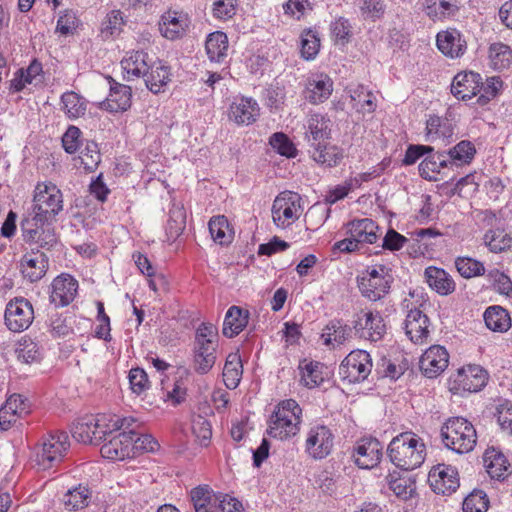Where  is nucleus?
<instances>
[{"label":"nucleus","mask_w":512,"mask_h":512,"mask_svg":"<svg viewBox=\"0 0 512 512\" xmlns=\"http://www.w3.org/2000/svg\"><path fill=\"white\" fill-rule=\"evenodd\" d=\"M136 434L134 428L120 432L102 445L100 449L101 455L114 461L134 457L132 442L133 436H136Z\"/></svg>","instance_id":"15"},{"label":"nucleus","mask_w":512,"mask_h":512,"mask_svg":"<svg viewBox=\"0 0 512 512\" xmlns=\"http://www.w3.org/2000/svg\"><path fill=\"white\" fill-rule=\"evenodd\" d=\"M428 326L429 318L421 310L409 311L405 319V333L413 343H423L429 335Z\"/></svg>","instance_id":"30"},{"label":"nucleus","mask_w":512,"mask_h":512,"mask_svg":"<svg viewBox=\"0 0 512 512\" xmlns=\"http://www.w3.org/2000/svg\"><path fill=\"white\" fill-rule=\"evenodd\" d=\"M22 273L31 282L40 280L47 272L48 257L45 253L32 251L26 254L21 262Z\"/></svg>","instance_id":"33"},{"label":"nucleus","mask_w":512,"mask_h":512,"mask_svg":"<svg viewBox=\"0 0 512 512\" xmlns=\"http://www.w3.org/2000/svg\"><path fill=\"white\" fill-rule=\"evenodd\" d=\"M218 329L212 323H201L194 334V371L207 374L215 365L218 348Z\"/></svg>","instance_id":"4"},{"label":"nucleus","mask_w":512,"mask_h":512,"mask_svg":"<svg viewBox=\"0 0 512 512\" xmlns=\"http://www.w3.org/2000/svg\"><path fill=\"white\" fill-rule=\"evenodd\" d=\"M212 439V424L204 417H194V445L209 447Z\"/></svg>","instance_id":"51"},{"label":"nucleus","mask_w":512,"mask_h":512,"mask_svg":"<svg viewBox=\"0 0 512 512\" xmlns=\"http://www.w3.org/2000/svg\"><path fill=\"white\" fill-rule=\"evenodd\" d=\"M269 144L277 153L287 158H294L297 155L295 145L283 132L272 134L269 139Z\"/></svg>","instance_id":"56"},{"label":"nucleus","mask_w":512,"mask_h":512,"mask_svg":"<svg viewBox=\"0 0 512 512\" xmlns=\"http://www.w3.org/2000/svg\"><path fill=\"white\" fill-rule=\"evenodd\" d=\"M77 27L78 18L73 10L66 9L60 12L55 30L56 33L66 36L72 34Z\"/></svg>","instance_id":"60"},{"label":"nucleus","mask_w":512,"mask_h":512,"mask_svg":"<svg viewBox=\"0 0 512 512\" xmlns=\"http://www.w3.org/2000/svg\"><path fill=\"white\" fill-rule=\"evenodd\" d=\"M7 328L13 332L26 330L34 319L32 304L25 298H15L8 302L4 314Z\"/></svg>","instance_id":"12"},{"label":"nucleus","mask_w":512,"mask_h":512,"mask_svg":"<svg viewBox=\"0 0 512 512\" xmlns=\"http://www.w3.org/2000/svg\"><path fill=\"white\" fill-rule=\"evenodd\" d=\"M130 388L133 393L140 395L149 388V379L144 369L132 368L128 374Z\"/></svg>","instance_id":"64"},{"label":"nucleus","mask_w":512,"mask_h":512,"mask_svg":"<svg viewBox=\"0 0 512 512\" xmlns=\"http://www.w3.org/2000/svg\"><path fill=\"white\" fill-rule=\"evenodd\" d=\"M484 321L488 329L494 332H506L511 327V318L501 306H490L484 312Z\"/></svg>","instance_id":"42"},{"label":"nucleus","mask_w":512,"mask_h":512,"mask_svg":"<svg viewBox=\"0 0 512 512\" xmlns=\"http://www.w3.org/2000/svg\"><path fill=\"white\" fill-rule=\"evenodd\" d=\"M249 311L239 306H231L224 318L222 333L227 338L240 334L248 324Z\"/></svg>","instance_id":"32"},{"label":"nucleus","mask_w":512,"mask_h":512,"mask_svg":"<svg viewBox=\"0 0 512 512\" xmlns=\"http://www.w3.org/2000/svg\"><path fill=\"white\" fill-rule=\"evenodd\" d=\"M489 499L483 490H473L463 501V512H486Z\"/></svg>","instance_id":"55"},{"label":"nucleus","mask_w":512,"mask_h":512,"mask_svg":"<svg viewBox=\"0 0 512 512\" xmlns=\"http://www.w3.org/2000/svg\"><path fill=\"white\" fill-rule=\"evenodd\" d=\"M488 280L491 282L495 291L503 295H509L512 292V281L509 276L499 271L492 269L487 274Z\"/></svg>","instance_id":"63"},{"label":"nucleus","mask_w":512,"mask_h":512,"mask_svg":"<svg viewBox=\"0 0 512 512\" xmlns=\"http://www.w3.org/2000/svg\"><path fill=\"white\" fill-rule=\"evenodd\" d=\"M80 159L84 168L93 172L101 161L98 145L95 142H88L84 150L81 152Z\"/></svg>","instance_id":"62"},{"label":"nucleus","mask_w":512,"mask_h":512,"mask_svg":"<svg viewBox=\"0 0 512 512\" xmlns=\"http://www.w3.org/2000/svg\"><path fill=\"white\" fill-rule=\"evenodd\" d=\"M243 374V365L240 355L230 353L225 361L223 368V381L225 386L230 389H236L240 383Z\"/></svg>","instance_id":"44"},{"label":"nucleus","mask_w":512,"mask_h":512,"mask_svg":"<svg viewBox=\"0 0 512 512\" xmlns=\"http://www.w3.org/2000/svg\"><path fill=\"white\" fill-rule=\"evenodd\" d=\"M484 463L486 471L493 479L504 480L507 476L508 462L505 456L501 453H496L494 450L486 452L484 455Z\"/></svg>","instance_id":"47"},{"label":"nucleus","mask_w":512,"mask_h":512,"mask_svg":"<svg viewBox=\"0 0 512 512\" xmlns=\"http://www.w3.org/2000/svg\"><path fill=\"white\" fill-rule=\"evenodd\" d=\"M92 498V491L87 484H78L67 490L62 497L66 510L76 511L87 507Z\"/></svg>","instance_id":"38"},{"label":"nucleus","mask_w":512,"mask_h":512,"mask_svg":"<svg viewBox=\"0 0 512 512\" xmlns=\"http://www.w3.org/2000/svg\"><path fill=\"white\" fill-rule=\"evenodd\" d=\"M455 266L459 274L464 278H473L484 275V264L471 257H458L455 260Z\"/></svg>","instance_id":"52"},{"label":"nucleus","mask_w":512,"mask_h":512,"mask_svg":"<svg viewBox=\"0 0 512 512\" xmlns=\"http://www.w3.org/2000/svg\"><path fill=\"white\" fill-rule=\"evenodd\" d=\"M228 37L222 31L210 33L205 42V49L208 58L212 62H222L227 56Z\"/></svg>","instance_id":"39"},{"label":"nucleus","mask_w":512,"mask_h":512,"mask_svg":"<svg viewBox=\"0 0 512 512\" xmlns=\"http://www.w3.org/2000/svg\"><path fill=\"white\" fill-rule=\"evenodd\" d=\"M451 169L469 165L476 155L475 145L469 140H462L448 150H442Z\"/></svg>","instance_id":"35"},{"label":"nucleus","mask_w":512,"mask_h":512,"mask_svg":"<svg viewBox=\"0 0 512 512\" xmlns=\"http://www.w3.org/2000/svg\"><path fill=\"white\" fill-rule=\"evenodd\" d=\"M389 487L398 499L404 501L410 499L416 492L415 481L405 477L391 479Z\"/></svg>","instance_id":"58"},{"label":"nucleus","mask_w":512,"mask_h":512,"mask_svg":"<svg viewBox=\"0 0 512 512\" xmlns=\"http://www.w3.org/2000/svg\"><path fill=\"white\" fill-rule=\"evenodd\" d=\"M188 376L189 371L186 368L182 366L178 367L172 390H166L165 388L166 376L161 378L160 384L163 390L162 398L165 401H172L173 404L175 405L180 404L182 401H184L186 397L187 387L184 385L183 379L184 377L188 378Z\"/></svg>","instance_id":"40"},{"label":"nucleus","mask_w":512,"mask_h":512,"mask_svg":"<svg viewBox=\"0 0 512 512\" xmlns=\"http://www.w3.org/2000/svg\"><path fill=\"white\" fill-rule=\"evenodd\" d=\"M320 48V39L317 33L311 29L304 30L301 34V55L306 60L314 59Z\"/></svg>","instance_id":"57"},{"label":"nucleus","mask_w":512,"mask_h":512,"mask_svg":"<svg viewBox=\"0 0 512 512\" xmlns=\"http://www.w3.org/2000/svg\"><path fill=\"white\" fill-rule=\"evenodd\" d=\"M21 230L26 243L36 244L45 250H51L58 242L54 228L51 227V222L41 223L26 218L21 222Z\"/></svg>","instance_id":"11"},{"label":"nucleus","mask_w":512,"mask_h":512,"mask_svg":"<svg viewBox=\"0 0 512 512\" xmlns=\"http://www.w3.org/2000/svg\"><path fill=\"white\" fill-rule=\"evenodd\" d=\"M392 281V275H387L376 279L359 278L358 287L361 294L365 298L371 301H377L388 293Z\"/></svg>","instance_id":"36"},{"label":"nucleus","mask_w":512,"mask_h":512,"mask_svg":"<svg viewBox=\"0 0 512 512\" xmlns=\"http://www.w3.org/2000/svg\"><path fill=\"white\" fill-rule=\"evenodd\" d=\"M143 79L146 87L154 94L163 91V88L170 81L169 67L165 66L161 61L152 62Z\"/></svg>","instance_id":"37"},{"label":"nucleus","mask_w":512,"mask_h":512,"mask_svg":"<svg viewBox=\"0 0 512 512\" xmlns=\"http://www.w3.org/2000/svg\"><path fill=\"white\" fill-rule=\"evenodd\" d=\"M352 328L344 324L340 319H333L325 326L322 338L324 339L325 345L335 343L337 345H343L346 341L351 338Z\"/></svg>","instance_id":"41"},{"label":"nucleus","mask_w":512,"mask_h":512,"mask_svg":"<svg viewBox=\"0 0 512 512\" xmlns=\"http://www.w3.org/2000/svg\"><path fill=\"white\" fill-rule=\"evenodd\" d=\"M124 24L125 21L122 12L120 10H112L101 23V34L104 38L118 35Z\"/></svg>","instance_id":"53"},{"label":"nucleus","mask_w":512,"mask_h":512,"mask_svg":"<svg viewBox=\"0 0 512 512\" xmlns=\"http://www.w3.org/2000/svg\"><path fill=\"white\" fill-rule=\"evenodd\" d=\"M108 79L110 93L108 97L100 103V108L109 112H123L128 110L131 106V87L116 82L112 77H108Z\"/></svg>","instance_id":"20"},{"label":"nucleus","mask_w":512,"mask_h":512,"mask_svg":"<svg viewBox=\"0 0 512 512\" xmlns=\"http://www.w3.org/2000/svg\"><path fill=\"white\" fill-rule=\"evenodd\" d=\"M69 437L65 431H53L44 438L41 449L36 454L37 464L42 469H49L59 463L68 448Z\"/></svg>","instance_id":"7"},{"label":"nucleus","mask_w":512,"mask_h":512,"mask_svg":"<svg viewBox=\"0 0 512 512\" xmlns=\"http://www.w3.org/2000/svg\"><path fill=\"white\" fill-rule=\"evenodd\" d=\"M444 446L458 454L472 451L477 443L473 424L463 417H450L441 427Z\"/></svg>","instance_id":"5"},{"label":"nucleus","mask_w":512,"mask_h":512,"mask_svg":"<svg viewBox=\"0 0 512 512\" xmlns=\"http://www.w3.org/2000/svg\"><path fill=\"white\" fill-rule=\"evenodd\" d=\"M483 88V81L480 74L469 71L460 72L454 76L451 83V93L458 100H469L476 96Z\"/></svg>","instance_id":"18"},{"label":"nucleus","mask_w":512,"mask_h":512,"mask_svg":"<svg viewBox=\"0 0 512 512\" xmlns=\"http://www.w3.org/2000/svg\"><path fill=\"white\" fill-rule=\"evenodd\" d=\"M489 58L494 69H506L512 63V49L501 42L493 43L489 47Z\"/></svg>","instance_id":"49"},{"label":"nucleus","mask_w":512,"mask_h":512,"mask_svg":"<svg viewBox=\"0 0 512 512\" xmlns=\"http://www.w3.org/2000/svg\"><path fill=\"white\" fill-rule=\"evenodd\" d=\"M449 354L445 347L433 345L429 347L421 356L419 367L427 378H436L448 366Z\"/></svg>","instance_id":"17"},{"label":"nucleus","mask_w":512,"mask_h":512,"mask_svg":"<svg viewBox=\"0 0 512 512\" xmlns=\"http://www.w3.org/2000/svg\"><path fill=\"white\" fill-rule=\"evenodd\" d=\"M210 235L215 243L228 245L232 242L234 232L230 228L227 218L223 215L214 216L208 223Z\"/></svg>","instance_id":"46"},{"label":"nucleus","mask_w":512,"mask_h":512,"mask_svg":"<svg viewBox=\"0 0 512 512\" xmlns=\"http://www.w3.org/2000/svg\"><path fill=\"white\" fill-rule=\"evenodd\" d=\"M301 416L302 409L294 399L281 401L270 416L268 435L279 440L295 436L300 430Z\"/></svg>","instance_id":"3"},{"label":"nucleus","mask_w":512,"mask_h":512,"mask_svg":"<svg viewBox=\"0 0 512 512\" xmlns=\"http://www.w3.org/2000/svg\"><path fill=\"white\" fill-rule=\"evenodd\" d=\"M426 283L440 295H448L455 291V282L444 269L429 266L424 271Z\"/></svg>","instance_id":"34"},{"label":"nucleus","mask_w":512,"mask_h":512,"mask_svg":"<svg viewBox=\"0 0 512 512\" xmlns=\"http://www.w3.org/2000/svg\"><path fill=\"white\" fill-rule=\"evenodd\" d=\"M353 329L360 338L376 342L384 336L386 325L379 312L369 311L358 316L354 321Z\"/></svg>","instance_id":"16"},{"label":"nucleus","mask_w":512,"mask_h":512,"mask_svg":"<svg viewBox=\"0 0 512 512\" xmlns=\"http://www.w3.org/2000/svg\"><path fill=\"white\" fill-rule=\"evenodd\" d=\"M300 199L298 193L291 191H284L275 198L272 206V217L277 226L286 227L298 218L296 213L300 208Z\"/></svg>","instance_id":"13"},{"label":"nucleus","mask_w":512,"mask_h":512,"mask_svg":"<svg viewBox=\"0 0 512 512\" xmlns=\"http://www.w3.org/2000/svg\"><path fill=\"white\" fill-rule=\"evenodd\" d=\"M334 439L335 436L328 426L314 425L307 433L305 452L314 460L325 459L333 450Z\"/></svg>","instance_id":"10"},{"label":"nucleus","mask_w":512,"mask_h":512,"mask_svg":"<svg viewBox=\"0 0 512 512\" xmlns=\"http://www.w3.org/2000/svg\"><path fill=\"white\" fill-rule=\"evenodd\" d=\"M331 120L325 115L311 114L307 120L305 140L312 159L325 167H335L343 159V150L330 145Z\"/></svg>","instance_id":"1"},{"label":"nucleus","mask_w":512,"mask_h":512,"mask_svg":"<svg viewBox=\"0 0 512 512\" xmlns=\"http://www.w3.org/2000/svg\"><path fill=\"white\" fill-rule=\"evenodd\" d=\"M428 482L436 494L450 495L459 487L458 471L455 467L438 464L430 470Z\"/></svg>","instance_id":"14"},{"label":"nucleus","mask_w":512,"mask_h":512,"mask_svg":"<svg viewBox=\"0 0 512 512\" xmlns=\"http://www.w3.org/2000/svg\"><path fill=\"white\" fill-rule=\"evenodd\" d=\"M260 114V108L256 100L250 97L236 98L229 108V119L237 125H250L254 123Z\"/></svg>","instance_id":"22"},{"label":"nucleus","mask_w":512,"mask_h":512,"mask_svg":"<svg viewBox=\"0 0 512 512\" xmlns=\"http://www.w3.org/2000/svg\"><path fill=\"white\" fill-rule=\"evenodd\" d=\"M95 417L98 422L97 429L103 432V439L115 431L130 430L135 423L132 417L121 418L116 415H96Z\"/></svg>","instance_id":"43"},{"label":"nucleus","mask_w":512,"mask_h":512,"mask_svg":"<svg viewBox=\"0 0 512 512\" xmlns=\"http://www.w3.org/2000/svg\"><path fill=\"white\" fill-rule=\"evenodd\" d=\"M382 444L375 438L362 439L353 454L355 464L362 469L375 467L382 457Z\"/></svg>","instance_id":"21"},{"label":"nucleus","mask_w":512,"mask_h":512,"mask_svg":"<svg viewBox=\"0 0 512 512\" xmlns=\"http://www.w3.org/2000/svg\"><path fill=\"white\" fill-rule=\"evenodd\" d=\"M16 354L18 360L27 364L37 362L41 359L38 344L30 338H23L19 341Z\"/></svg>","instance_id":"54"},{"label":"nucleus","mask_w":512,"mask_h":512,"mask_svg":"<svg viewBox=\"0 0 512 512\" xmlns=\"http://www.w3.org/2000/svg\"><path fill=\"white\" fill-rule=\"evenodd\" d=\"M61 109L69 119H77L85 115L87 100L74 91H68L61 96Z\"/></svg>","instance_id":"45"},{"label":"nucleus","mask_w":512,"mask_h":512,"mask_svg":"<svg viewBox=\"0 0 512 512\" xmlns=\"http://www.w3.org/2000/svg\"><path fill=\"white\" fill-rule=\"evenodd\" d=\"M487 372L479 365H468L457 371L450 379V390L454 394L480 391L487 382Z\"/></svg>","instance_id":"9"},{"label":"nucleus","mask_w":512,"mask_h":512,"mask_svg":"<svg viewBox=\"0 0 512 512\" xmlns=\"http://www.w3.org/2000/svg\"><path fill=\"white\" fill-rule=\"evenodd\" d=\"M425 131L426 141L435 142L441 140L444 145H447L453 140L454 126L447 118L429 115Z\"/></svg>","instance_id":"29"},{"label":"nucleus","mask_w":512,"mask_h":512,"mask_svg":"<svg viewBox=\"0 0 512 512\" xmlns=\"http://www.w3.org/2000/svg\"><path fill=\"white\" fill-rule=\"evenodd\" d=\"M350 93L353 106L356 107L358 111L369 113L375 111L376 104L374 103V96L372 92L367 91L363 85H357L350 90Z\"/></svg>","instance_id":"50"},{"label":"nucleus","mask_w":512,"mask_h":512,"mask_svg":"<svg viewBox=\"0 0 512 512\" xmlns=\"http://www.w3.org/2000/svg\"><path fill=\"white\" fill-rule=\"evenodd\" d=\"M333 91V81L325 74H318L307 80L304 97L312 104L326 101Z\"/></svg>","instance_id":"26"},{"label":"nucleus","mask_w":512,"mask_h":512,"mask_svg":"<svg viewBox=\"0 0 512 512\" xmlns=\"http://www.w3.org/2000/svg\"><path fill=\"white\" fill-rule=\"evenodd\" d=\"M356 4L365 18L380 19L385 12L383 0H356Z\"/></svg>","instance_id":"61"},{"label":"nucleus","mask_w":512,"mask_h":512,"mask_svg":"<svg viewBox=\"0 0 512 512\" xmlns=\"http://www.w3.org/2000/svg\"><path fill=\"white\" fill-rule=\"evenodd\" d=\"M347 236H352L360 245L373 244L377 241L378 225L370 218L354 219L344 225Z\"/></svg>","instance_id":"28"},{"label":"nucleus","mask_w":512,"mask_h":512,"mask_svg":"<svg viewBox=\"0 0 512 512\" xmlns=\"http://www.w3.org/2000/svg\"><path fill=\"white\" fill-rule=\"evenodd\" d=\"M444 168H450L444 152L440 150L435 151L433 147V152L427 153L420 162L418 171L423 179L435 182L438 180L437 175L441 172V169Z\"/></svg>","instance_id":"31"},{"label":"nucleus","mask_w":512,"mask_h":512,"mask_svg":"<svg viewBox=\"0 0 512 512\" xmlns=\"http://www.w3.org/2000/svg\"><path fill=\"white\" fill-rule=\"evenodd\" d=\"M322 364L319 362H310L306 364L302 368V377L301 381L304 386L308 388H314L319 386L323 381L324 377L322 376Z\"/></svg>","instance_id":"59"},{"label":"nucleus","mask_w":512,"mask_h":512,"mask_svg":"<svg viewBox=\"0 0 512 512\" xmlns=\"http://www.w3.org/2000/svg\"><path fill=\"white\" fill-rule=\"evenodd\" d=\"M63 210V196L56 185L39 183L35 187L32 217L30 219L41 223L55 220V217Z\"/></svg>","instance_id":"6"},{"label":"nucleus","mask_w":512,"mask_h":512,"mask_svg":"<svg viewBox=\"0 0 512 512\" xmlns=\"http://www.w3.org/2000/svg\"><path fill=\"white\" fill-rule=\"evenodd\" d=\"M387 454L396 467L405 471L414 470L424 462L426 446L415 433L404 432L391 440Z\"/></svg>","instance_id":"2"},{"label":"nucleus","mask_w":512,"mask_h":512,"mask_svg":"<svg viewBox=\"0 0 512 512\" xmlns=\"http://www.w3.org/2000/svg\"><path fill=\"white\" fill-rule=\"evenodd\" d=\"M189 27L186 15L177 11H168L162 15L159 30L163 37L175 40L181 38Z\"/></svg>","instance_id":"27"},{"label":"nucleus","mask_w":512,"mask_h":512,"mask_svg":"<svg viewBox=\"0 0 512 512\" xmlns=\"http://www.w3.org/2000/svg\"><path fill=\"white\" fill-rule=\"evenodd\" d=\"M151 63L149 56L143 50H137L127 53L121 60L123 69V79L126 81H134L142 78L148 72Z\"/></svg>","instance_id":"24"},{"label":"nucleus","mask_w":512,"mask_h":512,"mask_svg":"<svg viewBox=\"0 0 512 512\" xmlns=\"http://www.w3.org/2000/svg\"><path fill=\"white\" fill-rule=\"evenodd\" d=\"M372 370L370 354L365 350L351 351L339 366V376L348 383L364 381Z\"/></svg>","instance_id":"8"},{"label":"nucleus","mask_w":512,"mask_h":512,"mask_svg":"<svg viewBox=\"0 0 512 512\" xmlns=\"http://www.w3.org/2000/svg\"><path fill=\"white\" fill-rule=\"evenodd\" d=\"M484 242L491 252L500 253L511 247L512 237L503 229H490L484 235Z\"/></svg>","instance_id":"48"},{"label":"nucleus","mask_w":512,"mask_h":512,"mask_svg":"<svg viewBox=\"0 0 512 512\" xmlns=\"http://www.w3.org/2000/svg\"><path fill=\"white\" fill-rule=\"evenodd\" d=\"M437 48L452 59L461 57L467 48L466 41L457 29L441 31L436 36Z\"/></svg>","instance_id":"25"},{"label":"nucleus","mask_w":512,"mask_h":512,"mask_svg":"<svg viewBox=\"0 0 512 512\" xmlns=\"http://www.w3.org/2000/svg\"><path fill=\"white\" fill-rule=\"evenodd\" d=\"M97 425L95 415L81 417L73 424L72 437L80 443L98 445L103 440V432Z\"/></svg>","instance_id":"23"},{"label":"nucleus","mask_w":512,"mask_h":512,"mask_svg":"<svg viewBox=\"0 0 512 512\" xmlns=\"http://www.w3.org/2000/svg\"><path fill=\"white\" fill-rule=\"evenodd\" d=\"M78 291V282L71 275L62 274L51 284L50 301L56 307H65L74 299Z\"/></svg>","instance_id":"19"}]
</instances>
